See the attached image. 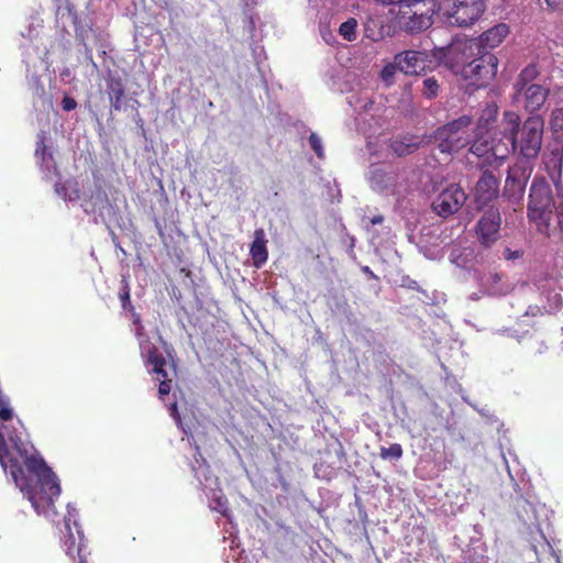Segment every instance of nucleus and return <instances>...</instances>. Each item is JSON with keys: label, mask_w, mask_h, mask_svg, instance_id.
<instances>
[{"label": "nucleus", "mask_w": 563, "mask_h": 563, "mask_svg": "<svg viewBox=\"0 0 563 563\" xmlns=\"http://www.w3.org/2000/svg\"><path fill=\"white\" fill-rule=\"evenodd\" d=\"M19 457H9V449L3 434L0 432V464L10 472L14 483L31 501L38 515L45 516L56 527L62 523L70 534V504H59L60 485L45 461L35 452L16 449Z\"/></svg>", "instance_id": "f257e3e1"}, {"label": "nucleus", "mask_w": 563, "mask_h": 563, "mask_svg": "<svg viewBox=\"0 0 563 563\" xmlns=\"http://www.w3.org/2000/svg\"><path fill=\"white\" fill-rule=\"evenodd\" d=\"M433 55L452 73L477 86L487 84L498 70V58L494 54L482 55L473 38L455 40L445 47H434Z\"/></svg>", "instance_id": "f03ea898"}, {"label": "nucleus", "mask_w": 563, "mask_h": 563, "mask_svg": "<svg viewBox=\"0 0 563 563\" xmlns=\"http://www.w3.org/2000/svg\"><path fill=\"white\" fill-rule=\"evenodd\" d=\"M501 128L505 140L515 144L514 152L519 150L520 155L527 159H533L539 155L544 129L541 115H530L520 125V117L514 111H506Z\"/></svg>", "instance_id": "7ed1b4c3"}, {"label": "nucleus", "mask_w": 563, "mask_h": 563, "mask_svg": "<svg viewBox=\"0 0 563 563\" xmlns=\"http://www.w3.org/2000/svg\"><path fill=\"white\" fill-rule=\"evenodd\" d=\"M132 331L137 339L141 356L145 365L150 367V373L154 375V379L158 382V396L164 401L165 396H168L170 393L172 382L174 376H176V366L174 363H168L164 356L158 354L156 346L144 332L142 323L134 325Z\"/></svg>", "instance_id": "20e7f679"}, {"label": "nucleus", "mask_w": 563, "mask_h": 563, "mask_svg": "<svg viewBox=\"0 0 563 563\" xmlns=\"http://www.w3.org/2000/svg\"><path fill=\"white\" fill-rule=\"evenodd\" d=\"M554 205L550 184L543 177H534L529 194L528 218L542 234H551Z\"/></svg>", "instance_id": "39448f33"}, {"label": "nucleus", "mask_w": 563, "mask_h": 563, "mask_svg": "<svg viewBox=\"0 0 563 563\" xmlns=\"http://www.w3.org/2000/svg\"><path fill=\"white\" fill-rule=\"evenodd\" d=\"M472 124L470 115H462L439 128L434 133V143L442 153L459 152L471 143L468 128Z\"/></svg>", "instance_id": "423d86ee"}, {"label": "nucleus", "mask_w": 563, "mask_h": 563, "mask_svg": "<svg viewBox=\"0 0 563 563\" xmlns=\"http://www.w3.org/2000/svg\"><path fill=\"white\" fill-rule=\"evenodd\" d=\"M515 144L506 141L501 131L499 133L490 131H475V137L470 151L477 157L492 155L497 161L506 159L514 152Z\"/></svg>", "instance_id": "0eeeda50"}, {"label": "nucleus", "mask_w": 563, "mask_h": 563, "mask_svg": "<svg viewBox=\"0 0 563 563\" xmlns=\"http://www.w3.org/2000/svg\"><path fill=\"white\" fill-rule=\"evenodd\" d=\"M486 9L484 0H445V15L451 24L468 26L476 22Z\"/></svg>", "instance_id": "6e6552de"}, {"label": "nucleus", "mask_w": 563, "mask_h": 563, "mask_svg": "<svg viewBox=\"0 0 563 563\" xmlns=\"http://www.w3.org/2000/svg\"><path fill=\"white\" fill-rule=\"evenodd\" d=\"M192 470L195 472V476L203 486V490L209 499L210 509L229 518L228 499L222 490L218 488L217 479L208 476L209 466L203 462V464L198 467H192Z\"/></svg>", "instance_id": "1a4fd4ad"}, {"label": "nucleus", "mask_w": 563, "mask_h": 563, "mask_svg": "<svg viewBox=\"0 0 563 563\" xmlns=\"http://www.w3.org/2000/svg\"><path fill=\"white\" fill-rule=\"evenodd\" d=\"M467 199L466 194L459 185H450L442 190L432 202V209L441 217L446 218L457 212Z\"/></svg>", "instance_id": "9d476101"}, {"label": "nucleus", "mask_w": 563, "mask_h": 563, "mask_svg": "<svg viewBox=\"0 0 563 563\" xmlns=\"http://www.w3.org/2000/svg\"><path fill=\"white\" fill-rule=\"evenodd\" d=\"M419 3L420 0L407 3L398 10L396 22L400 29L410 33H417L431 25V18L415 9Z\"/></svg>", "instance_id": "9b49d317"}, {"label": "nucleus", "mask_w": 563, "mask_h": 563, "mask_svg": "<svg viewBox=\"0 0 563 563\" xmlns=\"http://www.w3.org/2000/svg\"><path fill=\"white\" fill-rule=\"evenodd\" d=\"M531 169L522 163L510 166L505 181L504 194L514 201L522 199Z\"/></svg>", "instance_id": "f8f14e48"}, {"label": "nucleus", "mask_w": 563, "mask_h": 563, "mask_svg": "<svg viewBox=\"0 0 563 563\" xmlns=\"http://www.w3.org/2000/svg\"><path fill=\"white\" fill-rule=\"evenodd\" d=\"M500 224L501 217L498 209L489 208L485 211L476 225V234L483 245L490 246L498 240Z\"/></svg>", "instance_id": "ddd939ff"}, {"label": "nucleus", "mask_w": 563, "mask_h": 563, "mask_svg": "<svg viewBox=\"0 0 563 563\" xmlns=\"http://www.w3.org/2000/svg\"><path fill=\"white\" fill-rule=\"evenodd\" d=\"M508 34L509 26L506 23H499L473 40L478 44L482 55L492 54L489 49L497 47Z\"/></svg>", "instance_id": "4468645a"}, {"label": "nucleus", "mask_w": 563, "mask_h": 563, "mask_svg": "<svg viewBox=\"0 0 563 563\" xmlns=\"http://www.w3.org/2000/svg\"><path fill=\"white\" fill-rule=\"evenodd\" d=\"M516 93L523 97L525 109L529 112H534L544 104L549 96V89L539 84H531L522 88V90L516 89Z\"/></svg>", "instance_id": "2eb2a0df"}, {"label": "nucleus", "mask_w": 563, "mask_h": 563, "mask_svg": "<svg viewBox=\"0 0 563 563\" xmlns=\"http://www.w3.org/2000/svg\"><path fill=\"white\" fill-rule=\"evenodd\" d=\"M399 71L417 75L424 69L426 55L417 51H406L395 56Z\"/></svg>", "instance_id": "dca6fc26"}, {"label": "nucleus", "mask_w": 563, "mask_h": 563, "mask_svg": "<svg viewBox=\"0 0 563 563\" xmlns=\"http://www.w3.org/2000/svg\"><path fill=\"white\" fill-rule=\"evenodd\" d=\"M398 174L383 166L374 165L369 170V183L374 190H393L397 184Z\"/></svg>", "instance_id": "f3484780"}, {"label": "nucleus", "mask_w": 563, "mask_h": 563, "mask_svg": "<svg viewBox=\"0 0 563 563\" xmlns=\"http://www.w3.org/2000/svg\"><path fill=\"white\" fill-rule=\"evenodd\" d=\"M498 179L490 173L484 172L475 188V196L478 203L486 205L498 195Z\"/></svg>", "instance_id": "a211bd4d"}, {"label": "nucleus", "mask_w": 563, "mask_h": 563, "mask_svg": "<svg viewBox=\"0 0 563 563\" xmlns=\"http://www.w3.org/2000/svg\"><path fill=\"white\" fill-rule=\"evenodd\" d=\"M482 295L500 296L509 291V286L503 283V275L496 272L476 274Z\"/></svg>", "instance_id": "6ab92c4d"}, {"label": "nucleus", "mask_w": 563, "mask_h": 563, "mask_svg": "<svg viewBox=\"0 0 563 563\" xmlns=\"http://www.w3.org/2000/svg\"><path fill=\"white\" fill-rule=\"evenodd\" d=\"M543 164L551 180L559 187L562 177L563 166V152L561 150H553L543 156Z\"/></svg>", "instance_id": "aec40b11"}, {"label": "nucleus", "mask_w": 563, "mask_h": 563, "mask_svg": "<svg viewBox=\"0 0 563 563\" xmlns=\"http://www.w3.org/2000/svg\"><path fill=\"white\" fill-rule=\"evenodd\" d=\"M266 239L265 232L263 229H257L254 232V240L251 244L250 254L254 262V265L260 268L263 264L266 263L268 258V252L266 249Z\"/></svg>", "instance_id": "412c9836"}, {"label": "nucleus", "mask_w": 563, "mask_h": 563, "mask_svg": "<svg viewBox=\"0 0 563 563\" xmlns=\"http://www.w3.org/2000/svg\"><path fill=\"white\" fill-rule=\"evenodd\" d=\"M107 90L111 107L114 110H121L123 106L124 86L120 78L110 77L107 82Z\"/></svg>", "instance_id": "4be33fe9"}, {"label": "nucleus", "mask_w": 563, "mask_h": 563, "mask_svg": "<svg viewBox=\"0 0 563 563\" xmlns=\"http://www.w3.org/2000/svg\"><path fill=\"white\" fill-rule=\"evenodd\" d=\"M498 107L496 103H487L482 110V113L477 120V131H489V125L497 119Z\"/></svg>", "instance_id": "5701e85b"}, {"label": "nucleus", "mask_w": 563, "mask_h": 563, "mask_svg": "<svg viewBox=\"0 0 563 563\" xmlns=\"http://www.w3.org/2000/svg\"><path fill=\"white\" fill-rule=\"evenodd\" d=\"M538 75L539 70L537 66L533 64L528 65L519 74L515 84V89L522 90V88L530 86L531 84H533L532 81L538 77Z\"/></svg>", "instance_id": "b1692460"}, {"label": "nucleus", "mask_w": 563, "mask_h": 563, "mask_svg": "<svg viewBox=\"0 0 563 563\" xmlns=\"http://www.w3.org/2000/svg\"><path fill=\"white\" fill-rule=\"evenodd\" d=\"M390 148L397 156H405L417 148V143L411 140H394L390 143Z\"/></svg>", "instance_id": "393cba45"}, {"label": "nucleus", "mask_w": 563, "mask_h": 563, "mask_svg": "<svg viewBox=\"0 0 563 563\" xmlns=\"http://www.w3.org/2000/svg\"><path fill=\"white\" fill-rule=\"evenodd\" d=\"M550 126L556 139H563V108L551 112Z\"/></svg>", "instance_id": "a878e982"}, {"label": "nucleus", "mask_w": 563, "mask_h": 563, "mask_svg": "<svg viewBox=\"0 0 563 563\" xmlns=\"http://www.w3.org/2000/svg\"><path fill=\"white\" fill-rule=\"evenodd\" d=\"M440 90V84L434 77H426L421 81V93L428 98H435Z\"/></svg>", "instance_id": "bb28decb"}, {"label": "nucleus", "mask_w": 563, "mask_h": 563, "mask_svg": "<svg viewBox=\"0 0 563 563\" xmlns=\"http://www.w3.org/2000/svg\"><path fill=\"white\" fill-rule=\"evenodd\" d=\"M357 21L350 18L343 22L339 27V34L346 41L352 42L356 38Z\"/></svg>", "instance_id": "cd10ccee"}, {"label": "nucleus", "mask_w": 563, "mask_h": 563, "mask_svg": "<svg viewBox=\"0 0 563 563\" xmlns=\"http://www.w3.org/2000/svg\"><path fill=\"white\" fill-rule=\"evenodd\" d=\"M119 299H120L121 306L124 310H128V311L133 310L134 307H133V305L131 302V298H130V287H129V283L125 277H123L121 280Z\"/></svg>", "instance_id": "c85d7f7f"}, {"label": "nucleus", "mask_w": 563, "mask_h": 563, "mask_svg": "<svg viewBox=\"0 0 563 563\" xmlns=\"http://www.w3.org/2000/svg\"><path fill=\"white\" fill-rule=\"evenodd\" d=\"M553 209H555V225H553V228H559L560 231L563 233V189H560L558 191Z\"/></svg>", "instance_id": "c756f323"}, {"label": "nucleus", "mask_w": 563, "mask_h": 563, "mask_svg": "<svg viewBox=\"0 0 563 563\" xmlns=\"http://www.w3.org/2000/svg\"><path fill=\"white\" fill-rule=\"evenodd\" d=\"M379 455L383 460H399L402 456V448L398 443L388 448L382 446Z\"/></svg>", "instance_id": "7c9ffc66"}, {"label": "nucleus", "mask_w": 563, "mask_h": 563, "mask_svg": "<svg viewBox=\"0 0 563 563\" xmlns=\"http://www.w3.org/2000/svg\"><path fill=\"white\" fill-rule=\"evenodd\" d=\"M46 134L44 131H41L36 135L35 156L41 157L42 162L46 161Z\"/></svg>", "instance_id": "2f4dec72"}, {"label": "nucleus", "mask_w": 563, "mask_h": 563, "mask_svg": "<svg viewBox=\"0 0 563 563\" xmlns=\"http://www.w3.org/2000/svg\"><path fill=\"white\" fill-rule=\"evenodd\" d=\"M13 418V410L9 405V400L0 393V420L10 421Z\"/></svg>", "instance_id": "473e14b6"}, {"label": "nucleus", "mask_w": 563, "mask_h": 563, "mask_svg": "<svg viewBox=\"0 0 563 563\" xmlns=\"http://www.w3.org/2000/svg\"><path fill=\"white\" fill-rule=\"evenodd\" d=\"M309 144L313 152L319 158L324 157V150L320 136L316 133H311L309 136Z\"/></svg>", "instance_id": "72a5a7b5"}, {"label": "nucleus", "mask_w": 563, "mask_h": 563, "mask_svg": "<svg viewBox=\"0 0 563 563\" xmlns=\"http://www.w3.org/2000/svg\"><path fill=\"white\" fill-rule=\"evenodd\" d=\"M397 70H399V69H398L396 60L394 62V64H389V65L385 66L382 70L383 80L387 84H391Z\"/></svg>", "instance_id": "f704fd0d"}, {"label": "nucleus", "mask_w": 563, "mask_h": 563, "mask_svg": "<svg viewBox=\"0 0 563 563\" xmlns=\"http://www.w3.org/2000/svg\"><path fill=\"white\" fill-rule=\"evenodd\" d=\"M54 187H55V192L59 197H62V198H64L66 200V197H67V186H66V184H62V183L57 181Z\"/></svg>", "instance_id": "c9c22d12"}, {"label": "nucleus", "mask_w": 563, "mask_h": 563, "mask_svg": "<svg viewBox=\"0 0 563 563\" xmlns=\"http://www.w3.org/2000/svg\"><path fill=\"white\" fill-rule=\"evenodd\" d=\"M169 415L176 420L179 421V413L177 410V404L176 401L172 402L168 407Z\"/></svg>", "instance_id": "e433bc0d"}, {"label": "nucleus", "mask_w": 563, "mask_h": 563, "mask_svg": "<svg viewBox=\"0 0 563 563\" xmlns=\"http://www.w3.org/2000/svg\"><path fill=\"white\" fill-rule=\"evenodd\" d=\"M527 316H538L542 314V309L538 306H530L528 310L526 311Z\"/></svg>", "instance_id": "4c0bfd02"}, {"label": "nucleus", "mask_w": 563, "mask_h": 563, "mask_svg": "<svg viewBox=\"0 0 563 563\" xmlns=\"http://www.w3.org/2000/svg\"><path fill=\"white\" fill-rule=\"evenodd\" d=\"M129 312L131 313L133 327L140 325L142 323L141 317L139 313H136L135 309L133 308V310H130Z\"/></svg>", "instance_id": "58836bf2"}, {"label": "nucleus", "mask_w": 563, "mask_h": 563, "mask_svg": "<svg viewBox=\"0 0 563 563\" xmlns=\"http://www.w3.org/2000/svg\"><path fill=\"white\" fill-rule=\"evenodd\" d=\"M62 107L65 111H70V96L65 93L62 100Z\"/></svg>", "instance_id": "ea45409f"}, {"label": "nucleus", "mask_w": 563, "mask_h": 563, "mask_svg": "<svg viewBox=\"0 0 563 563\" xmlns=\"http://www.w3.org/2000/svg\"><path fill=\"white\" fill-rule=\"evenodd\" d=\"M545 3L552 9H559L563 5V0H544Z\"/></svg>", "instance_id": "a19ab883"}, {"label": "nucleus", "mask_w": 563, "mask_h": 563, "mask_svg": "<svg viewBox=\"0 0 563 563\" xmlns=\"http://www.w3.org/2000/svg\"><path fill=\"white\" fill-rule=\"evenodd\" d=\"M383 221H384V217L380 214L374 216L373 218L369 219V223L372 225L380 224Z\"/></svg>", "instance_id": "79ce46f5"}, {"label": "nucleus", "mask_w": 563, "mask_h": 563, "mask_svg": "<svg viewBox=\"0 0 563 563\" xmlns=\"http://www.w3.org/2000/svg\"><path fill=\"white\" fill-rule=\"evenodd\" d=\"M78 556H79V563H87V560L82 553V544L81 543L79 544V548H78Z\"/></svg>", "instance_id": "37998d69"}, {"label": "nucleus", "mask_w": 563, "mask_h": 563, "mask_svg": "<svg viewBox=\"0 0 563 563\" xmlns=\"http://www.w3.org/2000/svg\"><path fill=\"white\" fill-rule=\"evenodd\" d=\"M471 298H472V299H474V300H477V299L479 298V296H478L477 294H473V295L471 296Z\"/></svg>", "instance_id": "c03bdc74"}, {"label": "nucleus", "mask_w": 563, "mask_h": 563, "mask_svg": "<svg viewBox=\"0 0 563 563\" xmlns=\"http://www.w3.org/2000/svg\"><path fill=\"white\" fill-rule=\"evenodd\" d=\"M483 416H486V410L485 409H481L478 410Z\"/></svg>", "instance_id": "a18cd8bd"}, {"label": "nucleus", "mask_w": 563, "mask_h": 563, "mask_svg": "<svg viewBox=\"0 0 563 563\" xmlns=\"http://www.w3.org/2000/svg\"><path fill=\"white\" fill-rule=\"evenodd\" d=\"M507 252H508V253H510V251H509V250H507ZM511 257H515V254H509V255H508V258H511Z\"/></svg>", "instance_id": "49530a36"}, {"label": "nucleus", "mask_w": 563, "mask_h": 563, "mask_svg": "<svg viewBox=\"0 0 563 563\" xmlns=\"http://www.w3.org/2000/svg\"><path fill=\"white\" fill-rule=\"evenodd\" d=\"M507 252H508V253H510V251H509V250H507ZM511 257H515V254H509V255H508V258H511Z\"/></svg>", "instance_id": "de8ad7c7"}, {"label": "nucleus", "mask_w": 563, "mask_h": 563, "mask_svg": "<svg viewBox=\"0 0 563 563\" xmlns=\"http://www.w3.org/2000/svg\"><path fill=\"white\" fill-rule=\"evenodd\" d=\"M54 169H55V173H56V176L60 177L59 173L57 172V168L54 166Z\"/></svg>", "instance_id": "09e8293b"}, {"label": "nucleus", "mask_w": 563, "mask_h": 563, "mask_svg": "<svg viewBox=\"0 0 563 563\" xmlns=\"http://www.w3.org/2000/svg\"><path fill=\"white\" fill-rule=\"evenodd\" d=\"M76 106H77L76 102L73 100V103H71L73 109H75Z\"/></svg>", "instance_id": "8fccbe9b"}, {"label": "nucleus", "mask_w": 563, "mask_h": 563, "mask_svg": "<svg viewBox=\"0 0 563 563\" xmlns=\"http://www.w3.org/2000/svg\"><path fill=\"white\" fill-rule=\"evenodd\" d=\"M556 189H558V191H559L560 189H563V187L561 186V184L559 185V187H556Z\"/></svg>", "instance_id": "3c124183"}, {"label": "nucleus", "mask_w": 563, "mask_h": 563, "mask_svg": "<svg viewBox=\"0 0 563 563\" xmlns=\"http://www.w3.org/2000/svg\"><path fill=\"white\" fill-rule=\"evenodd\" d=\"M78 536L81 538V531L77 530Z\"/></svg>", "instance_id": "603ef678"}, {"label": "nucleus", "mask_w": 563, "mask_h": 563, "mask_svg": "<svg viewBox=\"0 0 563 563\" xmlns=\"http://www.w3.org/2000/svg\"><path fill=\"white\" fill-rule=\"evenodd\" d=\"M252 3H255L257 0H250Z\"/></svg>", "instance_id": "864d4df0"}]
</instances>
